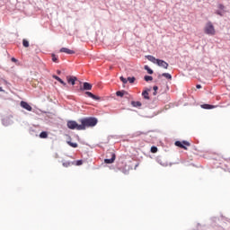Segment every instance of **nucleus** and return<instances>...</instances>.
<instances>
[{
    "instance_id": "obj_17",
    "label": "nucleus",
    "mask_w": 230,
    "mask_h": 230,
    "mask_svg": "<svg viewBox=\"0 0 230 230\" xmlns=\"http://www.w3.org/2000/svg\"><path fill=\"white\" fill-rule=\"evenodd\" d=\"M40 137L41 139H47V137H48V132H46V131L41 132V133L40 134Z\"/></svg>"
},
{
    "instance_id": "obj_15",
    "label": "nucleus",
    "mask_w": 230,
    "mask_h": 230,
    "mask_svg": "<svg viewBox=\"0 0 230 230\" xmlns=\"http://www.w3.org/2000/svg\"><path fill=\"white\" fill-rule=\"evenodd\" d=\"M67 145L71 146L72 148H78V144L71 141H67Z\"/></svg>"
},
{
    "instance_id": "obj_24",
    "label": "nucleus",
    "mask_w": 230,
    "mask_h": 230,
    "mask_svg": "<svg viewBox=\"0 0 230 230\" xmlns=\"http://www.w3.org/2000/svg\"><path fill=\"white\" fill-rule=\"evenodd\" d=\"M128 82H129V84H134L136 82V77H128Z\"/></svg>"
},
{
    "instance_id": "obj_1",
    "label": "nucleus",
    "mask_w": 230,
    "mask_h": 230,
    "mask_svg": "<svg viewBox=\"0 0 230 230\" xmlns=\"http://www.w3.org/2000/svg\"><path fill=\"white\" fill-rule=\"evenodd\" d=\"M98 125V119L94 117H88L81 119L79 129L85 130V128H93Z\"/></svg>"
},
{
    "instance_id": "obj_9",
    "label": "nucleus",
    "mask_w": 230,
    "mask_h": 230,
    "mask_svg": "<svg viewBox=\"0 0 230 230\" xmlns=\"http://www.w3.org/2000/svg\"><path fill=\"white\" fill-rule=\"evenodd\" d=\"M159 67H164V69H168V63L163 59H158V62L156 63Z\"/></svg>"
},
{
    "instance_id": "obj_19",
    "label": "nucleus",
    "mask_w": 230,
    "mask_h": 230,
    "mask_svg": "<svg viewBox=\"0 0 230 230\" xmlns=\"http://www.w3.org/2000/svg\"><path fill=\"white\" fill-rule=\"evenodd\" d=\"M142 96H144L145 100H150V97L148 96V91H144L142 93Z\"/></svg>"
},
{
    "instance_id": "obj_35",
    "label": "nucleus",
    "mask_w": 230,
    "mask_h": 230,
    "mask_svg": "<svg viewBox=\"0 0 230 230\" xmlns=\"http://www.w3.org/2000/svg\"><path fill=\"white\" fill-rule=\"evenodd\" d=\"M0 93H3V88L0 86Z\"/></svg>"
},
{
    "instance_id": "obj_7",
    "label": "nucleus",
    "mask_w": 230,
    "mask_h": 230,
    "mask_svg": "<svg viewBox=\"0 0 230 230\" xmlns=\"http://www.w3.org/2000/svg\"><path fill=\"white\" fill-rule=\"evenodd\" d=\"M93 89V84L85 82L83 84V87L80 88L81 91H91Z\"/></svg>"
},
{
    "instance_id": "obj_5",
    "label": "nucleus",
    "mask_w": 230,
    "mask_h": 230,
    "mask_svg": "<svg viewBox=\"0 0 230 230\" xmlns=\"http://www.w3.org/2000/svg\"><path fill=\"white\" fill-rule=\"evenodd\" d=\"M20 107H22V109H24L25 111H28L29 112H31V111H33L31 105H30V103L24 101H22L20 102Z\"/></svg>"
},
{
    "instance_id": "obj_30",
    "label": "nucleus",
    "mask_w": 230,
    "mask_h": 230,
    "mask_svg": "<svg viewBox=\"0 0 230 230\" xmlns=\"http://www.w3.org/2000/svg\"><path fill=\"white\" fill-rule=\"evenodd\" d=\"M218 8H219V10H224V8H226V7L224 6V4H219Z\"/></svg>"
},
{
    "instance_id": "obj_14",
    "label": "nucleus",
    "mask_w": 230,
    "mask_h": 230,
    "mask_svg": "<svg viewBox=\"0 0 230 230\" xmlns=\"http://www.w3.org/2000/svg\"><path fill=\"white\" fill-rule=\"evenodd\" d=\"M201 109H207V110L215 109V106L211 104H202Z\"/></svg>"
},
{
    "instance_id": "obj_3",
    "label": "nucleus",
    "mask_w": 230,
    "mask_h": 230,
    "mask_svg": "<svg viewBox=\"0 0 230 230\" xmlns=\"http://www.w3.org/2000/svg\"><path fill=\"white\" fill-rule=\"evenodd\" d=\"M175 146H179L180 148H183V150H188L187 146H191V144L188 141H176Z\"/></svg>"
},
{
    "instance_id": "obj_20",
    "label": "nucleus",
    "mask_w": 230,
    "mask_h": 230,
    "mask_svg": "<svg viewBox=\"0 0 230 230\" xmlns=\"http://www.w3.org/2000/svg\"><path fill=\"white\" fill-rule=\"evenodd\" d=\"M162 76H164V78H166L167 80H172V75L168 73L162 74Z\"/></svg>"
},
{
    "instance_id": "obj_8",
    "label": "nucleus",
    "mask_w": 230,
    "mask_h": 230,
    "mask_svg": "<svg viewBox=\"0 0 230 230\" xmlns=\"http://www.w3.org/2000/svg\"><path fill=\"white\" fill-rule=\"evenodd\" d=\"M59 53H66V55H75V50H71L67 48H61Z\"/></svg>"
},
{
    "instance_id": "obj_31",
    "label": "nucleus",
    "mask_w": 230,
    "mask_h": 230,
    "mask_svg": "<svg viewBox=\"0 0 230 230\" xmlns=\"http://www.w3.org/2000/svg\"><path fill=\"white\" fill-rule=\"evenodd\" d=\"M82 164H83L82 160H78V161L76 162V165H77V166H80V165H82Z\"/></svg>"
},
{
    "instance_id": "obj_34",
    "label": "nucleus",
    "mask_w": 230,
    "mask_h": 230,
    "mask_svg": "<svg viewBox=\"0 0 230 230\" xmlns=\"http://www.w3.org/2000/svg\"><path fill=\"white\" fill-rule=\"evenodd\" d=\"M141 134H143V133L137 132V136H141Z\"/></svg>"
},
{
    "instance_id": "obj_10",
    "label": "nucleus",
    "mask_w": 230,
    "mask_h": 230,
    "mask_svg": "<svg viewBox=\"0 0 230 230\" xmlns=\"http://www.w3.org/2000/svg\"><path fill=\"white\" fill-rule=\"evenodd\" d=\"M146 58H147V60H149V62H152L153 64H157V62H159V59L155 58V57L154 56H146Z\"/></svg>"
},
{
    "instance_id": "obj_33",
    "label": "nucleus",
    "mask_w": 230,
    "mask_h": 230,
    "mask_svg": "<svg viewBox=\"0 0 230 230\" xmlns=\"http://www.w3.org/2000/svg\"><path fill=\"white\" fill-rule=\"evenodd\" d=\"M196 87H197L198 89H202V85H200V84H197Z\"/></svg>"
},
{
    "instance_id": "obj_32",
    "label": "nucleus",
    "mask_w": 230,
    "mask_h": 230,
    "mask_svg": "<svg viewBox=\"0 0 230 230\" xmlns=\"http://www.w3.org/2000/svg\"><path fill=\"white\" fill-rule=\"evenodd\" d=\"M12 62H17V59L15 58H11Z\"/></svg>"
},
{
    "instance_id": "obj_12",
    "label": "nucleus",
    "mask_w": 230,
    "mask_h": 230,
    "mask_svg": "<svg viewBox=\"0 0 230 230\" xmlns=\"http://www.w3.org/2000/svg\"><path fill=\"white\" fill-rule=\"evenodd\" d=\"M85 94L88 95L89 98H92L93 100H100V97L94 95L93 93L91 92H85Z\"/></svg>"
},
{
    "instance_id": "obj_13",
    "label": "nucleus",
    "mask_w": 230,
    "mask_h": 230,
    "mask_svg": "<svg viewBox=\"0 0 230 230\" xmlns=\"http://www.w3.org/2000/svg\"><path fill=\"white\" fill-rule=\"evenodd\" d=\"M55 80H57L58 82H60L62 85L66 86V82H64V80H62L60 77H58V75H53L52 76Z\"/></svg>"
},
{
    "instance_id": "obj_2",
    "label": "nucleus",
    "mask_w": 230,
    "mask_h": 230,
    "mask_svg": "<svg viewBox=\"0 0 230 230\" xmlns=\"http://www.w3.org/2000/svg\"><path fill=\"white\" fill-rule=\"evenodd\" d=\"M204 33L206 35H210L211 37H214V35H217V30H215V25H213V22H208L205 24Z\"/></svg>"
},
{
    "instance_id": "obj_29",
    "label": "nucleus",
    "mask_w": 230,
    "mask_h": 230,
    "mask_svg": "<svg viewBox=\"0 0 230 230\" xmlns=\"http://www.w3.org/2000/svg\"><path fill=\"white\" fill-rule=\"evenodd\" d=\"M153 89H154V91H155V92H154V96H155V94H157V91H158L159 87L154 86Z\"/></svg>"
},
{
    "instance_id": "obj_21",
    "label": "nucleus",
    "mask_w": 230,
    "mask_h": 230,
    "mask_svg": "<svg viewBox=\"0 0 230 230\" xmlns=\"http://www.w3.org/2000/svg\"><path fill=\"white\" fill-rule=\"evenodd\" d=\"M117 96H119L120 98H123V96H125V91H118L116 93Z\"/></svg>"
},
{
    "instance_id": "obj_23",
    "label": "nucleus",
    "mask_w": 230,
    "mask_h": 230,
    "mask_svg": "<svg viewBox=\"0 0 230 230\" xmlns=\"http://www.w3.org/2000/svg\"><path fill=\"white\" fill-rule=\"evenodd\" d=\"M144 80H145L146 82H152V80H154V77H152V76H150V75H146V76L144 77Z\"/></svg>"
},
{
    "instance_id": "obj_22",
    "label": "nucleus",
    "mask_w": 230,
    "mask_h": 230,
    "mask_svg": "<svg viewBox=\"0 0 230 230\" xmlns=\"http://www.w3.org/2000/svg\"><path fill=\"white\" fill-rule=\"evenodd\" d=\"M22 45L24 48H30V42L27 40H22Z\"/></svg>"
},
{
    "instance_id": "obj_11",
    "label": "nucleus",
    "mask_w": 230,
    "mask_h": 230,
    "mask_svg": "<svg viewBox=\"0 0 230 230\" xmlns=\"http://www.w3.org/2000/svg\"><path fill=\"white\" fill-rule=\"evenodd\" d=\"M66 82L71 84V85H75V82H76V77L68 75L66 76Z\"/></svg>"
},
{
    "instance_id": "obj_6",
    "label": "nucleus",
    "mask_w": 230,
    "mask_h": 230,
    "mask_svg": "<svg viewBox=\"0 0 230 230\" xmlns=\"http://www.w3.org/2000/svg\"><path fill=\"white\" fill-rule=\"evenodd\" d=\"M110 154V155H111V158H106L105 160H104V163L106 164H112V163H114V161H116V154H114V153H109Z\"/></svg>"
},
{
    "instance_id": "obj_27",
    "label": "nucleus",
    "mask_w": 230,
    "mask_h": 230,
    "mask_svg": "<svg viewBox=\"0 0 230 230\" xmlns=\"http://www.w3.org/2000/svg\"><path fill=\"white\" fill-rule=\"evenodd\" d=\"M151 152H152V154H157V147L152 146L151 147Z\"/></svg>"
},
{
    "instance_id": "obj_28",
    "label": "nucleus",
    "mask_w": 230,
    "mask_h": 230,
    "mask_svg": "<svg viewBox=\"0 0 230 230\" xmlns=\"http://www.w3.org/2000/svg\"><path fill=\"white\" fill-rule=\"evenodd\" d=\"M120 81L123 83V84H127V82H128V80H127V78L123 77V76H120Z\"/></svg>"
},
{
    "instance_id": "obj_25",
    "label": "nucleus",
    "mask_w": 230,
    "mask_h": 230,
    "mask_svg": "<svg viewBox=\"0 0 230 230\" xmlns=\"http://www.w3.org/2000/svg\"><path fill=\"white\" fill-rule=\"evenodd\" d=\"M52 62H58V58L55 54H52Z\"/></svg>"
},
{
    "instance_id": "obj_16",
    "label": "nucleus",
    "mask_w": 230,
    "mask_h": 230,
    "mask_svg": "<svg viewBox=\"0 0 230 230\" xmlns=\"http://www.w3.org/2000/svg\"><path fill=\"white\" fill-rule=\"evenodd\" d=\"M144 69L147 71L148 75H154V70H152L148 66H145Z\"/></svg>"
},
{
    "instance_id": "obj_36",
    "label": "nucleus",
    "mask_w": 230,
    "mask_h": 230,
    "mask_svg": "<svg viewBox=\"0 0 230 230\" xmlns=\"http://www.w3.org/2000/svg\"><path fill=\"white\" fill-rule=\"evenodd\" d=\"M217 15H222V13H220V12H217Z\"/></svg>"
},
{
    "instance_id": "obj_4",
    "label": "nucleus",
    "mask_w": 230,
    "mask_h": 230,
    "mask_svg": "<svg viewBox=\"0 0 230 230\" xmlns=\"http://www.w3.org/2000/svg\"><path fill=\"white\" fill-rule=\"evenodd\" d=\"M67 127L68 128H70L71 130H82V129H79L80 128V124H78L76 121L75 120H69L67 122Z\"/></svg>"
},
{
    "instance_id": "obj_26",
    "label": "nucleus",
    "mask_w": 230,
    "mask_h": 230,
    "mask_svg": "<svg viewBox=\"0 0 230 230\" xmlns=\"http://www.w3.org/2000/svg\"><path fill=\"white\" fill-rule=\"evenodd\" d=\"M63 166H65V168H68V166H71V162H64Z\"/></svg>"
},
{
    "instance_id": "obj_18",
    "label": "nucleus",
    "mask_w": 230,
    "mask_h": 230,
    "mask_svg": "<svg viewBox=\"0 0 230 230\" xmlns=\"http://www.w3.org/2000/svg\"><path fill=\"white\" fill-rule=\"evenodd\" d=\"M131 105L133 107H141V102L133 101V102H131Z\"/></svg>"
}]
</instances>
